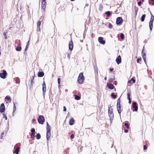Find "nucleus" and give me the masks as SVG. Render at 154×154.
Returning a JSON list of instances; mask_svg holds the SVG:
<instances>
[{
    "label": "nucleus",
    "instance_id": "obj_4",
    "mask_svg": "<svg viewBox=\"0 0 154 154\" xmlns=\"http://www.w3.org/2000/svg\"><path fill=\"white\" fill-rule=\"evenodd\" d=\"M38 120L39 124H43L45 121V119L43 116H40L38 117Z\"/></svg>",
    "mask_w": 154,
    "mask_h": 154
},
{
    "label": "nucleus",
    "instance_id": "obj_11",
    "mask_svg": "<svg viewBox=\"0 0 154 154\" xmlns=\"http://www.w3.org/2000/svg\"><path fill=\"white\" fill-rule=\"evenodd\" d=\"M5 100L7 103H9L11 101V99L9 96H7L5 97Z\"/></svg>",
    "mask_w": 154,
    "mask_h": 154
},
{
    "label": "nucleus",
    "instance_id": "obj_14",
    "mask_svg": "<svg viewBox=\"0 0 154 154\" xmlns=\"http://www.w3.org/2000/svg\"><path fill=\"white\" fill-rule=\"evenodd\" d=\"M51 126L48 124V122L47 123V132H51Z\"/></svg>",
    "mask_w": 154,
    "mask_h": 154
},
{
    "label": "nucleus",
    "instance_id": "obj_50",
    "mask_svg": "<svg viewBox=\"0 0 154 154\" xmlns=\"http://www.w3.org/2000/svg\"><path fill=\"white\" fill-rule=\"evenodd\" d=\"M35 136V134L34 133H32V134H31V136L32 137H34Z\"/></svg>",
    "mask_w": 154,
    "mask_h": 154
},
{
    "label": "nucleus",
    "instance_id": "obj_32",
    "mask_svg": "<svg viewBox=\"0 0 154 154\" xmlns=\"http://www.w3.org/2000/svg\"><path fill=\"white\" fill-rule=\"evenodd\" d=\"M154 20V16L152 14H151V17L150 19V21H152L153 22V20Z\"/></svg>",
    "mask_w": 154,
    "mask_h": 154
},
{
    "label": "nucleus",
    "instance_id": "obj_63",
    "mask_svg": "<svg viewBox=\"0 0 154 154\" xmlns=\"http://www.w3.org/2000/svg\"><path fill=\"white\" fill-rule=\"evenodd\" d=\"M35 119H33L32 120V121H33V122H34V121H35Z\"/></svg>",
    "mask_w": 154,
    "mask_h": 154
},
{
    "label": "nucleus",
    "instance_id": "obj_58",
    "mask_svg": "<svg viewBox=\"0 0 154 154\" xmlns=\"http://www.w3.org/2000/svg\"><path fill=\"white\" fill-rule=\"evenodd\" d=\"M88 6V4H86L85 5V6Z\"/></svg>",
    "mask_w": 154,
    "mask_h": 154
},
{
    "label": "nucleus",
    "instance_id": "obj_47",
    "mask_svg": "<svg viewBox=\"0 0 154 154\" xmlns=\"http://www.w3.org/2000/svg\"><path fill=\"white\" fill-rule=\"evenodd\" d=\"M143 148L144 149L146 150L147 149V147L146 145H145L143 146Z\"/></svg>",
    "mask_w": 154,
    "mask_h": 154
},
{
    "label": "nucleus",
    "instance_id": "obj_6",
    "mask_svg": "<svg viewBox=\"0 0 154 154\" xmlns=\"http://www.w3.org/2000/svg\"><path fill=\"white\" fill-rule=\"evenodd\" d=\"M123 20L121 17H119L116 19V23L117 25H120L122 23Z\"/></svg>",
    "mask_w": 154,
    "mask_h": 154
},
{
    "label": "nucleus",
    "instance_id": "obj_29",
    "mask_svg": "<svg viewBox=\"0 0 154 154\" xmlns=\"http://www.w3.org/2000/svg\"><path fill=\"white\" fill-rule=\"evenodd\" d=\"M144 48L143 49L142 51V56L143 57H146V54L144 53V52L143 51Z\"/></svg>",
    "mask_w": 154,
    "mask_h": 154
},
{
    "label": "nucleus",
    "instance_id": "obj_19",
    "mask_svg": "<svg viewBox=\"0 0 154 154\" xmlns=\"http://www.w3.org/2000/svg\"><path fill=\"white\" fill-rule=\"evenodd\" d=\"M44 73L42 72H39L38 73V75L39 77H42L44 76Z\"/></svg>",
    "mask_w": 154,
    "mask_h": 154
},
{
    "label": "nucleus",
    "instance_id": "obj_25",
    "mask_svg": "<svg viewBox=\"0 0 154 154\" xmlns=\"http://www.w3.org/2000/svg\"><path fill=\"white\" fill-rule=\"evenodd\" d=\"M145 17L146 14H143L142 16L141 20L142 22H143L144 21Z\"/></svg>",
    "mask_w": 154,
    "mask_h": 154
},
{
    "label": "nucleus",
    "instance_id": "obj_10",
    "mask_svg": "<svg viewBox=\"0 0 154 154\" xmlns=\"http://www.w3.org/2000/svg\"><path fill=\"white\" fill-rule=\"evenodd\" d=\"M116 62L118 64H119L121 62V58L120 55H119L116 58Z\"/></svg>",
    "mask_w": 154,
    "mask_h": 154
},
{
    "label": "nucleus",
    "instance_id": "obj_49",
    "mask_svg": "<svg viewBox=\"0 0 154 154\" xmlns=\"http://www.w3.org/2000/svg\"><path fill=\"white\" fill-rule=\"evenodd\" d=\"M141 60V58H137V63H138L139 61Z\"/></svg>",
    "mask_w": 154,
    "mask_h": 154
},
{
    "label": "nucleus",
    "instance_id": "obj_5",
    "mask_svg": "<svg viewBox=\"0 0 154 154\" xmlns=\"http://www.w3.org/2000/svg\"><path fill=\"white\" fill-rule=\"evenodd\" d=\"M46 0H41V7L42 8L45 10L47 5Z\"/></svg>",
    "mask_w": 154,
    "mask_h": 154
},
{
    "label": "nucleus",
    "instance_id": "obj_61",
    "mask_svg": "<svg viewBox=\"0 0 154 154\" xmlns=\"http://www.w3.org/2000/svg\"><path fill=\"white\" fill-rule=\"evenodd\" d=\"M144 0H142V2H144Z\"/></svg>",
    "mask_w": 154,
    "mask_h": 154
},
{
    "label": "nucleus",
    "instance_id": "obj_43",
    "mask_svg": "<svg viewBox=\"0 0 154 154\" xmlns=\"http://www.w3.org/2000/svg\"><path fill=\"white\" fill-rule=\"evenodd\" d=\"M142 4V2L141 1H139L137 3L138 5L139 6H141Z\"/></svg>",
    "mask_w": 154,
    "mask_h": 154
},
{
    "label": "nucleus",
    "instance_id": "obj_42",
    "mask_svg": "<svg viewBox=\"0 0 154 154\" xmlns=\"http://www.w3.org/2000/svg\"><path fill=\"white\" fill-rule=\"evenodd\" d=\"M125 126L127 127V128L128 129L129 128V126H128V125L127 123H125Z\"/></svg>",
    "mask_w": 154,
    "mask_h": 154
},
{
    "label": "nucleus",
    "instance_id": "obj_33",
    "mask_svg": "<svg viewBox=\"0 0 154 154\" xmlns=\"http://www.w3.org/2000/svg\"><path fill=\"white\" fill-rule=\"evenodd\" d=\"M106 14L109 17L110 14L111 13H110V12L109 11H106L105 12Z\"/></svg>",
    "mask_w": 154,
    "mask_h": 154
},
{
    "label": "nucleus",
    "instance_id": "obj_40",
    "mask_svg": "<svg viewBox=\"0 0 154 154\" xmlns=\"http://www.w3.org/2000/svg\"><path fill=\"white\" fill-rule=\"evenodd\" d=\"M108 27L109 28L111 29L112 27V25L111 23H109Z\"/></svg>",
    "mask_w": 154,
    "mask_h": 154
},
{
    "label": "nucleus",
    "instance_id": "obj_28",
    "mask_svg": "<svg viewBox=\"0 0 154 154\" xmlns=\"http://www.w3.org/2000/svg\"><path fill=\"white\" fill-rule=\"evenodd\" d=\"M29 41L27 42V44L26 45V48H25V51H26L28 49V48L29 45Z\"/></svg>",
    "mask_w": 154,
    "mask_h": 154
},
{
    "label": "nucleus",
    "instance_id": "obj_27",
    "mask_svg": "<svg viewBox=\"0 0 154 154\" xmlns=\"http://www.w3.org/2000/svg\"><path fill=\"white\" fill-rule=\"evenodd\" d=\"M36 139L38 140L40 139L41 138V136L39 134H37L36 136Z\"/></svg>",
    "mask_w": 154,
    "mask_h": 154
},
{
    "label": "nucleus",
    "instance_id": "obj_7",
    "mask_svg": "<svg viewBox=\"0 0 154 154\" xmlns=\"http://www.w3.org/2000/svg\"><path fill=\"white\" fill-rule=\"evenodd\" d=\"M7 74V73L6 71L5 70H3V73L0 74V76L2 78L4 79L6 78Z\"/></svg>",
    "mask_w": 154,
    "mask_h": 154
},
{
    "label": "nucleus",
    "instance_id": "obj_21",
    "mask_svg": "<svg viewBox=\"0 0 154 154\" xmlns=\"http://www.w3.org/2000/svg\"><path fill=\"white\" fill-rule=\"evenodd\" d=\"M127 95L128 96V99L129 100V103L130 104L131 103V100L130 97V94L129 92L127 93Z\"/></svg>",
    "mask_w": 154,
    "mask_h": 154
},
{
    "label": "nucleus",
    "instance_id": "obj_64",
    "mask_svg": "<svg viewBox=\"0 0 154 154\" xmlns=\"http://www.w3.org/2000/svg\"><path fill=\"white\" fill-rule=\"evenodd\" d=\"M153 5H154V1H153Z\"/></svg>",
    "mask_w": 154,
    "mask_h": 154
},
{
    "label": "nucleus",
    "instance_id": "obj_8",
    "mask_svg": "<svg viewBox=\"0 0 154 154\" xmlns=\"http://www.w3.org/2000/svg\"><path fill=\"white\" fill-rule=\"evenodd\" d=\"M73 42L71 40L69 42V50L71 51H72L73 48Z\"/></svg>",
    "mask_w": 154,
    "mask_h": 154
},
{
    "label": "nucleus",
    "instance_id": "obj_57",
    "mask_svg": "<svg viewBox=\"0 0 154 154\" xmlns=\"http://www.w3.org/2000/svg\"><path fill=\"white\" fill-rule=\"evenodd\" d=\"M104 79L105 80H107L106 77H105Z\"/></svg>",
    "mask_w": 154,
    "mask_h": 154
},
{
    "label": "nucleus",
    "instance_id": "obj_62",
    "mask_svg": "<svg viewBox=\"0 0 154 154\" xmlns=\"http://www.w3.org/2000/svg\"><path fill=\"white\" fill-rule=\"evenodd\" d=\"M80 41H81V42H83V40H80Z\"/></svg>",
    "mask_w": 154,
    "mask_h": 154
},
{
    "label": "nucleus",
    "instance_id": "obj_35",
    "mask_svg": "<svg viewBox=\"0 0 154 154\" xmlns=\"http://www.w3.org/2000/svg\"><path fill=\"white\" fill-rule=\"evenodd\" d=\"M16 106L15 104V103H14V107H13V113H14V112H15V111H16Z\"/></svg>",
    "mask_w": 154,
    "mask_h": 154
},
{
    "label": "nucleus",
    "instance_id": "obj_20",
    "mask_svg": "<svg viewBox=\"0 0 154 154\" xmlns=\"http://www.w3.org/2000/svg\"><path fill=\"white\" fill-rule=\"evenodd\" d=\"M98 42L101 44L104 45L105 43V41L103 39H98Z\"/></svg>",
    "mask_w": 154,
    "mask_h": 154
},
{
    "label": "nucleus",
    "instance_id": "obj_13",
    "mask_svg": "<svg viewBox=\"0 0 154 154\" xmlns=\"http://www.w3.org/2000/svg\"><path fill=\"white\" fill-rule=\"evenodd\" d=\"M107 86L110 89H113L114 87L113 85L111 83H108L107 84Z\"/></svg>",
    "mask_w": 154,
    "mask_h": 154
},
{
    "label": "nucleus",
    "instance_id": "obj_18",
    "mask_svg": "<svg viewBox=\"0 0 154 154\" xmlns=\"http://www.w3.org/2000/svg\"><path fill=\"white\" fill-rule=\"evenodd\" d=\"M153 21H150L149 22V27L151 31L152 30V27H153Z\"/></svg>",
    "mask_w": 154,
    "mask_h": 154
},
{
    "label": "nucleus",
    "instance_id": "obj_53",
    "mask_svg": "<svg viewBox=\"0 0 154 154\" xmlns=\"http://www.w3.org/2000/svg\"><path fill=\"white\" fill-rule=\"evenodd\" d=\"M113 70V68H110V72H112Z\"/></svg>",
    "mask_w": 154,
    "mask_h": 154
},
{
    "label": "nucleus",
    "instance_id": "obj_15",
    "mask_svg": "<svg viewBox=\"0 0 154 154\" xmlns=\"http://www.w3.org/2000/svg\"><path fill=\"white\" fill-rule=\"evenodd\" d=\"M51 136V132H47L46 133V138L47 140H48L50 138Z\"/></svg>",
    "mask_w": 154,
    "mask_h": 154
},
{
    "label": "nucleus",
    "instance_id": "obj_52",
    "mask_svg": "<svg viewBox=\"0 0 154 154\" xmlns=\"http://www.w3.org/2000/svg\"><path fill=\"white\" fill-rule=\"evenodd\" d=\"M66 108L65 106H63V111L66 112Z\"/></svg>",
    "mask_w": 154,
    "mask_h": 154
},
{
    "label": "nucleus",
    "instance_id": "obj_12",
    "mask_svg": "<svg viewBox=\"0 0 154 154\" xmlns=\"http://www.w3.org/2000/svg\"><path fill=\"white\" fill-rule=\"evenodd\" d=\"M132 107L133 108H134V110L137 111L138 110V107L137 106V104L136 102H134L132 103Z\"/></svg>",
    "mask_w": 154,
    "mask_h": 154
},
{
    "label": "nucleus",
    "instance_id": "obj_22",
    "mask_svg": "<svg viewBox=\"0 0 154 154\" xmlns=\"http://www.w3.org/2000/svg\"><path fill=\"white\" fill-rule=\"evenodd\" d=\"M20 148L19 147H17L16 149L14 151V153L16 154H18Z\"/></svg>",
    "mask_w": 154,
    "mask_h": 154
},
{
    "label": "nucleus",
    "instance_id": "obj_23",
    "mask_svg": "<svg viewBox=\"0 0 154 154\" xmlns=\"http://www.w3.org/2000/svg\"><path fill=\"white\" fill-rule=\"evenodd\" d=\"M21 50V47L20 46V45L17 46L16 48V50L17 51H20Z\"/></svg>",
    "mask_w": 154,
    "mask_h": 154
},
{
    "label": "nucleus",
    "instance_id": "obj_17",
    "mask_svg": "<svg viewBox=\"0 0 154 154\" xmlns=\"http://www.w3.org/2000/svg\"><path fill=\"white\" fill-rule=\"evenodd\" d=\"M121 106H117V110L118 111V113L119 114L120 116H121V113L122 110L121 109Z\"/></svg>",
    "mask_w": 154,
    "mask_h": 154
},
{
    "label": "nucleus",
    "instance_id": "obj_45",
    "mask_svg": "<svg viewBox=\"0 0 154 154\" xmlns=\"http://www.w3.org/2000/svg\"><path fill=\"white\" fill-rule=\"evenodd\" d=\"M31 132L32 133H34L35 131V129L34 128H33L31 130Z\"/></svg>",
    "mask_w": 154,
    "mask_h": 154
},
{
    "label": "nucleus",
    "instance_id": "obj_39",
    "mask_svg": "<svg viewBox=\"0 0 154 154\" xmlns=\"http://www.w3.org/2000/svg\"><path fill=\"white\" fill-rule=\"evenodd\" d=\"M58 83L59 86L60 85V79L59 78H58L57 79Z\"/></svg>",
    "mask_w": 154,
    "mask_h": 154
},
{
    "label": "nucleus",
    "instance_id": "obj_37",
    "mask_svg": "<svg viewBox=\"0 0 154 154\" xmlns=\"http://www.w3.org/2000/svg\"><path fill=\"white\" fill-rule=\"evenodd\" d=\"M131 80H132L133 81V82L134 83L135 82V80L133 78H132L131 79V80H129L128 81V83H129L131 81Z\"/></svg>",
    "mask_w": 154,
    "mask_h": 154
},
{
    "label": "nucleus",
    "instance_id": "obj_36",
    "mask_svg": "<svg viewBox=\"0 0 154 154\" xmlns=\"http://www.w3.org/2000/svg\"><path fill=\"white\" fill-rule=\"evenodd\" d=\"M111 96L114 99H115L116 98V96L114 95L113 93L111 94Z\"/></svg>",
    "mask_w": 154,
    "mask_h": 154
},
{
    "label": "nucleus",
    "instance_id": "obj_55",
    "mask_svg": "<svg viewBox=\"0 0 154 154\" xmlns=\"http://www.w3.org/2000/svg\"><path fill=\"white\" fill-rule=\"evenodd\" d=\"M125 132L126 133H127L128 132V130H125Z\"/></svg>",
    "mask_w": 154,
    "mask_h": 154
},
{
    "label": "nucleus",
    "instance_id": "obj_38",
    "mask_svg": "<svg viewBox=\"0 0 154 154\" xmlns=\"http://www.w3.org/2000/svg\"><path fill=\"white\" fill-rule=\"evenodd\" d=\"M120 38H124V35L123 33H121L120 35Z\"/></svg>",
    "mask_w": 154,
    "mask_h": 154
},
{
    "label": "nucleus",
    "instance_id": "obj_26",
    "mask_svg": "<svg viewBox=\"0 0 154 154\" xmlns=\"http://www.w3.org/2000/svg\"><path fill=\"white\" fill-rule=\"evenodd\" d=\"M75 97V99L77 100H79L80 99V97L79 96L75 94L74 95Z\"/></svg>",
    "mask_w": 154,
    "mask_h": 154
},
{
    "label": "nucleus",
    "instance_id": "obj_24",
    "mask_svg": "<svg viewBox=\"0 0 154 154\" xmlns=\"http://www.w3.org/2000/svg\"><path fill=\"white\" fill-rule=\"evenodd\" d=\"M42 91H43V94H44V92H45L46 91V86L45 85H42Z\"/></svg>",
    "mask_w": 154,
    "mask_h": 154
},
{
    "label": "nucleus",
    "instance_id": "obj_48",
    "mask_svg": "<svg viewBox=\"0 0 154 154\" xmlns=\"http://www.w3.org/2000/svg\"><path fill=\"white\" fill-rule=\"evenodd\" d=\"M67 57L69 59L70 58V54H69V53H67Z\"/></svg>",
    "mask_w": 154,
    "mask_h": 154
},
{
    "label": "nucleus",
    "instance_id": "obj_16",
    "mask_svg": "<svg viewBox=\"0 0 154 154\" xmlns=\"http://www.w3.org/2000/svg\"><path fill=\"white\" fill-rule=\"evenodd\" d=\"M74 120L73 118H71L69 121V124L70 125H73L74 124Z\"/></svg>",
    "mask_w": 154,
    "mask_h": 154
},
{
    "label": "nucleus",
    "instance_id": "obj_1",
    "mask_svg": "<svg viewBox=\"0 0 154 154\" xmlns=\"http://www.w3.org/2000/svg\"><path fill=\"white\" fill-rule=\"evenodd\" d=\"M108 115L110 118V122L111 123L114 118V114L113 112V109L112 108L109 106Z\"/></svg>",
    "mask_w": 154,
    "mask_h": 154
},
{
    "label": "nucleus",
    "instance_id": "obj_46",
    "mask_svg": "<svg viewBox=\"0 0 154 154\" xmlns=\"http://www.w3.org/2000/svg\"><path fill=\"white\" fill-rule=\"evenodd\" d=\"M143 60H144V61L145 62V63L146 64V57H143Z\"/></svg>",
    "mask_w": 154,
    "mask_h": 154
},
{
    "label": "nucleus",
    "instance_id": "obj_3",
    "mask_svg": "<svg viewBox=\"0 0 154 154\" xmlns=\"http://www.w3.org/2000/svg\"><path fill=\"white\" fill-rule=\"evenodd\" d=\"M44 17L41 16L39 20L38 21L37 23V26L38 27V31H40L41 29L40 26L42 23L41 21H43L44 19Z\"/></svg>",
    "mask_w": 154,
    "mask_h": 154
},
{
    "label": "nucleus",
    "instance_id": "obj_31",
    "mask_svg": "<svg viewBox=\"0 0 154 154\" xmlns=\"http://www.w3.org/2000/svg\"><path fill=\"white\" fill-rule=\"evenodd\" d=\"M120 100L119 98L117 100V106H121Z\"/></svg>",
    "mask_w": 154,
    "mask_h": 154
},
{
    "label": "nucleus",
    "instance_id": "obj_56",
    "mask_svg": "<svg viewBox=\"0 0 154 154\" xmlns=\"http://www.w3.org/2000/svg\"><path fill=\"white\" fill-rule=\"evenodd\" d=\"M34 79V77L33 76H32L31 78V80H32Z\"/></svg>",
    "mask_w": 154,
    "mask_h": 154
},
{
    "label": "nucleus",
    "instance_id": "obj_59",
    "mask_svg": "<svg viewBox=\"0 0 154 154\" xmlns=\"http://www.w3.org/2000/svg\"><path fill=\"white\" fill-rule=\"evenodd\" d=\"M137 10H135V13H136V15L137 14Z\"/></svg>",
    "mask_w": 154,
    "mask_h": 154
},
{
    "label": "nucleus",
    "instance_id": "obj_54",
    "mask_svg": "<svg viewBox=\"0 0 154 154\" xmlns=\"http://www.w3.org/2000/svg\"><path fill=\"white\" fill-rule=\"evenodd\" d=\"M46 85L45 84V81H44L43 84H42V85Z\"/></svg>",
    "mask_w": 154,
    "mask_h": 154
},
{
    "label": "nucleus",
    "instance_id": "obj_34",
    "mask_svg": "<svg viewBox=\"0 0 154 154\" xmlns=\"http://www.w3.org/2000/svg\"><path fill=\"white\" fill-rule=\"evenodd\" d=\"M7 33V31H6V32H5L3 33V35L5 36V38H7V37L6 35Z\"/></svg>",
    "mask_w": 154,
    "mask_h": 154
},
{
    "label": "nucleus",
    "instance_id": "obj_2",
    "mask_svg": "<svg viewBox=\"0 0 154 154\" xmlns=\"http://www.w3.org/2000/svg\"><path fill=\"white\" fill-rule=\"evenodd\" d=\"M85 78L82 72L80 73L78 78V81L79 83L82 84L83 83Z\"/></svg>",
    "mask_w": 154,
    "mask_h": 154
},
{
    "label": "nucleus",
    "instance_id": "obj_60",
    "mask_svg": "<svg viewBox=\"0 0 154 154\" xmlns=\"http://www.w3.org/2000/svg\"><path fill=\"white\" fill-rule=\"evenodd\" d=\"M98 38H103L102 37H99Z\"/></svg>",
    "mask_w": 154,
    "mask_h": 154
},
{
    "label": "nucleus",
    "instance_id": "obj_51",
    "mask_svg": "<svg viewBox=\"0 0 154 154\" xmlns=\"http://www.w3.org/2000/svg\"><path fill=\"white\" fill-rule=\"evenodd\" d=\"M71 139H73L74 137V135H73V134H72L71 135Z\"/></svg>",
    "mask_w": 154,
    "mask_h": 154
},
{
    "label": "nucleus",
    "instance_id": "obj_44",
    "mask_svg": "<svg viewBox=\"0 0 154 154\" xmlns=\"http://www.w3.org/2000/svg\"><path fill=\"white\" fill-rule=\"evenodd\" d=\"M3 117L4 118H5L6 120H7V117L4 114L3 115Z\"/></svg>",
    "mask_w": 154,
    "mask_h": 154
},
{
    "label": "nucleus",
    "instance_id": "obj_41",
    "mask_svg": "<svg viewBox=\"0 0 154 154\" xmlns=\"http://www.w3.org/2000/svg\"><path fill=\"white\" fill-rule=\"evenodd\" d=\"M4 132H2V133L1 136V139H3V136H4Z\"/></svg>",
    "mask_w": 154,
    "mask_h": 154
},
{
    "label": "nucleus",
    "instance_id": "obj_9",
    "mask_svg": "<svg viewBox=\"0 0 154 154\" xmlns=\"http://www.w3.org/2000/svg\"><path fill=\"white\" fill-rule=\"evenodd\" d=\"M5 106L4 104L2 103L0 106V112L1 113L5 111Z\"/></svg>",
    "mask_w": 154,
    "mask_h": 154
},
{
    "label": "nucleus",
    "instance_id": "obj_30",
    "mask_svg": "<svg viewBox=\"0 0 154 154\" xmlns=\"http://www.w3.org/2000/svg\"><path fill=\"white\" fill-rule=\"evenodd\" d=\"M109 79L112 80H113L115 79V77L113 75H111L109 77Z\"/></svg>",
    "mask_w": 154,
    "mask_h": 154
}]
</instances>
